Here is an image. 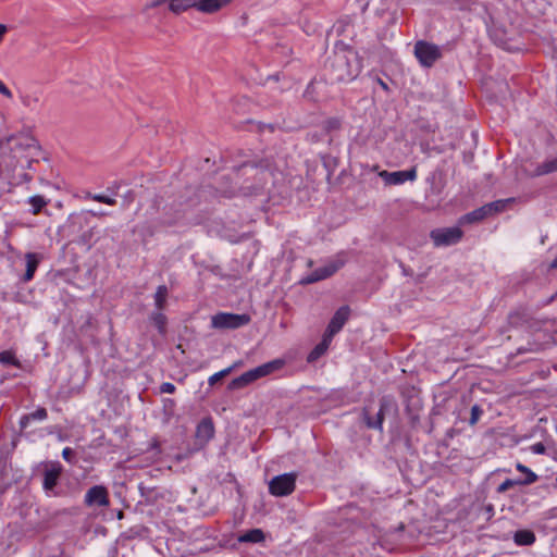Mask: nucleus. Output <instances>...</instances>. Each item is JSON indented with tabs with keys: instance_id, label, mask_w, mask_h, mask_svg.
I'll return each instance as SVG.
<instances>
[{
	"instance_id": "1",
	"label": "nucleus",
	"mask_w": 557,
	"mask_h": 557,
	"mask_svg": "<svg viewBox=\"0 0 557 557\" xmlns=\"http://www.w3.org/2000/svg\"><path fill=\"white\" fill-rule=\"evenodd\" d=\"M38 141L30 135H12L0 140V170L8 173L16 169H29L38 153Z\"/></svg>"
},
{
	"instance_id": "2",
	"label": "nucleus",
	"mask_w": 557,
	"mask_h": 557,
	"mask_svg": "<svg viewBox=\"0 0 557 557\" xmlns=\"http://www.w3.org/2000/svg\"><path fill=\"white\" fill-rule=\"evenodd\" d=\"M325 71L331 82L348 83L360 74L361 61L354 49L336 46L325 63Z\"/></svg>"
},
{
	"instance_id": "3",
	"label": "nucleus",
	"mask_w": 557,
	"mask_h": 557,
	"mask_svg": "<svg viewBox=\"0 0 557 557\" xmlns=\"http://www.w3.org/2000/svg\"><path fill=\"white\" fill-rule=\"evenodd\" d=\"M346 263L344 253H338L334 258L327 260L324 265L314 270L312 273L304 276L300 280L301 284H312L321 280H325L336 273Z\"/></svg>"
},
{
	"instance_id": "4",
	"label": "nucleus",
	"mask_w": 557,
	"mask_h": 557,
	"mask_svg": "<svg viewBox=\"0 0 557 557\" xmlns=\"http://www.w3.org/2000/svg\"><path fill=\"white\" fill-rule=\"evenodd\" d=\"M297 473L288 472L275 475L269 482V492L276 497L292 494L296 487Z\"/></svg>"
},
{
	"instance_id": "5",
	"label": "nucleus",
	"mask_w": 557,
	"mask_h": 557,
	"mask_svg": "<svg viewBox=\"0 0 557 557\" xmlns=\"http://www.w3.org/2000/svg\"><path fill=\"white\" fill-rule=\"evenodd\" d=\"M414 55L419 63L424 67H431L442 57L438 46L419 40L414 45Z\"/></svg>"
},
{
	"instance_id": "6",
	"label": "nucleus",
	"mask_w": 557,
	"mask_h": 557,
	"mask_svg": "<svg viewBox=\"0 0 557 557\" xmlns=\"http://www.w3.org/2000/svg\"><path fill=\"white\" fill-rule=\"evenodd\" d=\"M250 322L248 314L221 312L212 317L211 325L215 329H238Z\"/></svg>"
},
{
	"instance_id": "7",
	"label": "nucleus",
	"mask_w": 557,
	"mask_h": 557,
	"mask_svg": "<svg viewBox=\"0 0 557 557\" xmlns=\"http://www.w3.org/2000/svg\"><path fill=\"white\" fill-rule=\"evenodd\" d=\"M463 232L458 226L433 230L430 234L436 247L451 246L460 242Z\"/></svg>"
},
{
	"instance_id": "8",
	"label": "nucleus",
	"mask_w": 557,
	"mask_h": 557,
	"mask_svg": "<svg viewBox=\"0 0 557 557\" xmlns=\"http://www.w3.org/2000/svg\"><path fill=\"white\" fill-rule=\"evenodd\" d=\"M61 473L62 466L59 462H52L45 467L42 475V490L47 496H59V492L55 490V486L58 485Z\"/></svg>"
},
{
	"instance_id": "9",
	"label": "nucleus",
	"mask_w": 557,
	"mask_h": 557,
	"mask_svg": "<svg viewBox=\"0 0 557 557\" xmlns=\"http://www.w3.org/2000/svg\"><path fill=\"white\" fill-rule=\"evenodd\" d=\"M379 176L385 182L387 185H401L405 182H413L417 180V168L412 166L409 170L405 171H381Z\"/></svg>"
},
{
	"instance_id": "10",
	"label": "nucleus",
	"mask_w": 557,
	"mask_h": 557,
	"mask_svg": "<svg viewBox=\"0 0 557 557\" xmlns=\"http://www.w3.org/2000/svg\"><path fill=\"white\" fill-rule=\"evenodd\" d=\"M84 503L86 506L107 507L110 504L109 493L103 485H94L85 494Z\"/></svg>"
},
{
	"instance_id": "11",
	"label": "nucleus",
	"mask_w": 557,
	"mask_h": 557,
	"mask_svg": "<svg viewBox=\"0 0 557 557\" xmlns=\"http://www.w3.org/2000/svg\"><path fill=\"white\" fill-rule=\"evenodd\" d=\"M391 407L389 400L383 398L380 401V409L376 412L375 417H372L370 414V411L368 408L363 409V420L364 423L369 429H374L382 431L383 430V421H384V414L386 410Z\"/></svg>"
},
{
	"instance_id": "12",
	"label": "nucleus",
	"mask_w": 557,
	"mask_h": 557,
	"mask_svg": "<svg viewBox=\"0 0 557 557\" xmlns=\"http://www.w3.org/2000/svg\"><path fill=\"white\" fill-rule=\"evenodd\" d=\"M349 313H350V310L347 306H343L341 307L333 315V318L331 319L326 330H325V335L327 337H331L333 338V336L338 333L343 326L345 325V323L347 322L348 318H349Z\"/></svg>"
},
{
	"instance_id": "13",
	"label": "nucleus",
	"mask_w": 557,
	"mask_h": 557,
	"mask_svg": "<svg viewBox=\"0 0 557 557\" xmlns=\"http://www.w3.org/2000/svg\"><path fill=\"white\" fill-rule=\"evenodd\" d=\"M214 435V425L211 418L202 419L196 428V438L201 444H207Z\"/></svg>"
},
{
	"instance_id": "14",
	"label": "nucleus",
	"mask_w": 557,
	"mask_h": 557,
	"mask_svg": "<svg viewBox=\"0 0 557 557\" xmlns=\"http://www.w3.org/2000/svg\"><path fill=\"white\" fill-rule=\"evenodd\" d=\"M284 361L281 359H274L272 361L265 362L255 369H251V372L257 380L264 377L275 371H278L283 368Z\"/></svg>"
},
{
	"instance_id": "15",
	"label": "nucleus",
	"mask_w": 557,
	"mask_h": 557,
	"mask_svg": "<svg viewBox=\"0 0 557 557\" xmlns=\"http://www.w3.org/2000/svg\"><path fill=\"white\" fill-rule=\"evenodd\" d=\"M87 223L88 219L85 213H73L69 216V220L63 228L69 233V235H75L85 225H87Z\"/></svg>"
},
{
	"instance_id": "16",
	"label": "nucleus",
	"mask_w": 557,
	"mask_h": 557,
	"mask_svg": "<svg viewBox=\"0 0 557 557\" xmlns=\"http://www.w3.org/2000/svg\"><path fill=\"white\" fill-rule=\"evenodd\" d=\"M163 2H168L169 10L175 14H180L190 8H196V0H158L152 5L156 7Z\"/></svg>"
},
{
	"instance_id": "17",
	"label": "nucleus",
	"mask_w": 557,
	"mask_h": 557,
	"mask_svg": "<svg viewBox=\"0 0 557 557\" xmlns=\"http://www.w3.org/2000/svg\"><path fill=\"white\" fill-rule=\"evenodd\" d=\"M26 271L22 277V282L27 283L33 280L35 272L39 265L40 258L35 252H27L25 255Z\"/></svg>"
},
{
	"instance_id": "18",
	"label": "nucleus",
	"mask_w": 557,
	"mask_h": 557,
	"mask_svg": "<svg viewBox=\"0 0 557 557\" xmlns=\"http://www.w3.org/2000/svg\"><path fill=\"white\" fill-rule=\"evenodd\" d=\"M230 0H196V9L205 13H213L226 5Z\"/></svg>"
},
{
	"instance_id": "19",
	"label": "nucleus",
	"mask_w": 557,
	"mask_h": 557,
	"mask_svg": "<svg viewBox=\"0 0 557 557\" xmlns=\"http://www.w3.org/2000/svg\"><path fill=\"white\" fill-rule=\"evenodd\" d=\"M74 242L84 247L86 250H90L91 247L97 242L96 239V227H89L85 232H83L81 235H78Z\"/></svg>"
},
{
	"instance_id": "20",
	"label": "nucleus",
	"mask_w": 557,
	"mask_h": 557,
	"mask_svg": "<svg viewBox=\"0 0 557 557\" xmlns=\"http://www.w3.org/2000/svg\"><path fill=\"white\" fill-rule=\"evenodd\" d=\"M488 209H490V207H485V205H484L481 208H478V209L465 214L463 216H461L460 223L463 224V223L480 222L483 219L490 216Z\"/></svg>"
},
{
	"instance_id": "21",
	"label": "nucleus",
	"mask_w": 557,
	"mask_h": 557,
	"mask_svg": "<svg viewBox=\"0 0 557 557\" xmlns=\"http://www.w3.org/2000/svg\"><path fill=\"white\" fill-rule=\"evenodd\" d=\"M332 342L331 337L323 334L322 341L310 351L308 356V362H313L324 355Z\"/></svg>"
},
{
	"instance_id": "22",
	"label": "nucleus",
	"mask_w": 557,
	"mask_h": 557,
	"mask_svg": "<svg viewBox=\"0 0 557 557\" xmlns=\"http://www.w3.org/2000/svg\"><path fill=\"white\" fill-rule=\"evenodd\" d=\"M557 172V158L548 159L537 164L534 169L533 176H543Z\"/></svg>"
},
{
	"instance_id": "23",
	"label": "nucleus",
	"mask_w": 557,
	"mask_h": 557,
	"mask_svg": "<svg viewBox=\"0 0 557 557\" xmlns=\"http://www.w3.org/2000/svg\"><path fill=\"white\" fill-rule=\"evenodd\" d=\"M527 322H528V318H527L525 313L519 312V311L511 312L507 319L508 327L505 330H502V332L505 333V332L509 331L510 329L521 327Z\"/></svg>"
},
{
	"instance_id": "24",
	"label": "nucleus",
	"mask_w": 557,
	"mask_h": 557,
	"mask_svg": "<svg viewBox=\"0 0 557 557\" xmlns=\"http://www.w3.org/2000/svg\"><path fill=\"white\" fill-rule=\"evenodd\" d=\"M255 381H256V379H255L251 370H248L245 373H243L242 375L232 380L228 385V388L230 389H239V388H243V387L249 385L250 383H252Z\"/></svg>"
},
{
	"instance_id": "25",
	"label": "nucleus",
	"mask_w": 557,
	"mask_h": 557,
	"mask_svg": "<svg viewBox=\"0 0 557 557\" xmlns=\"http://www.w3.org/2000/svg\"><path fill=\"white\" fill-rule=\"evenodd\" d=\"M535 539V534L530 530H519L513 535V541L519 546L532 545Z\"/></svg>"
},
{
	"instance_id": "26",
	"label": "nucleus",
	"mask_w": 557,
	"mask_h": 557,
	"mask_svg": "<svg viewBox=\"0 0 557 557\" xmlns=\"http://www.w3.org/2000/svg\"><path fill=\"white\" fill-rule=\"evenodd\" d=\"M239 543H260L264 540V533L260 529H252L238 536Z\"/></svg>"
},
{
	"instance_id": "27",
	"label": "nucleus",
	"mask_w": 557,
	"mask_h": 557,
	"mask_svg": "<svg viewBox=\"0 0 557 557\" xmlns=\"http://www.w3.org/2000/svg\"><path fill=\"white\" fill-rule=\"evenodd\" d=\"M47 416H48V413L45 408H38L35 411L23 416L20 420V424L22 428H26L30 421H34V420L44 421L47 419Z\"/></svg>"
},
{
	"instance_id": "28",
	"label": "nucleus",
	"mask_w": 557,
	"mask_h": 557,
	"mask_svg": "<svg viewBox=\"0 0 557 557\" xmlns=\"http://www.w3.org/2000/svg\"><path fill=\"white\" fill-rule=\"evenodd\" d=\"M516 469L525 474V478L523 480H520L522 485H530L537 481V475L527 466L518 462L516 465Z\"/></svg>"
},
{
	"instance_id": "29",
	"label": "nucleus",
	"mask_w": 557,
	"mask_h": 557,
	"mask_svg": "<svg viewBox=\"0 0 557 557\" xmlns=\"http://www.w3.org/2000/svg\"><path fill=\"white\" fill-rule=\"evenodd\" d=\"M150 319L154 326L158 329L159 333L164 335L166 331V317L159 310L157 312H152Z\"/></svg>"
},
{
	"instance_id": "30",
	"label": "nucleus",
	"mask_w": 557,
	"mask_h": 557,
	"mask_svg": "<svg viewBox=\"0 0 557 557\" xmlns=\"http://www.w3.org/2000/svg\"><path fill=\"white\" fill-rule=\"evenodd\" d=\"M168 297V288L165 285L158 286L154 294V305L158 310H162L164 308L165 301Z\"/></svg>"
},
{
	"instance_id": "31",
	"label": "nucleus",
	"mask_w": 557,
	"mask_h": 557,
	"mask_svg": "<svg viewBox=\"0 0 557 557\" xmlns=\"http://www.w3.org/2000/svg\"><path fill=\"white\" fill-rule=\"evenodd\" d=\"M28 203L32 206V213L38 214L41 209L48 203L45 197L35 195L28 198Z\"/></svg>"
},
{
	"instance_id": "32",
	"label": "nucleus",
	"mask_w": 557,
	"mask_h": 557,
	"mask_svg": "<svg viewBox=\"0 0 557 557\" xmlns=\"http://www.w3.org/2000/svg\"><path fill=\"white\" fill-rule=\"evenodd\" d=\"M0 363H2V364H11V366H14V367H17V368L21 367L20 360L10 350H5V351L0 352Z\"/></svg>"
},
{
	"instance_id": "33",
	"label": "nucleus",
	"mask_w": 557,
	"mask_h": 557,
	"mask_svg": "<svg viewBox=\"0 0 557 557\" xmlns=\"http://www.w3.org/2000/svg\"><path fill=\"white\" fill-rule=\"evenodd\" d=\"M86 198L91 199L97 202L106 203L109 206L115 205L116 200L112 197L106 196L103 194H87Z\"/></svg>"
},
{
	"instance_id": "34",
	"label": "nucleus",
	"mask_w": 557,
	"mask_h": 557,
	"mask_svg": "<svg viewBox=\"0 0 557 557\" xmlns=\"http://www.w3.org/2000/svg\"><path fill=\"white\" fill-rule=\"evenodd\" d=\"M509 201H510L509 199L508 200H496V201L485 205V207H490L488 213H490V215H492L494 213L503 211L506 208L507 202H509Z\"/></svg>"
},
{
	"instance_id": "35",
	"label": "nucleus",
	"mask_w": 557,
	"mask_h": 557,
	"mask_svg": "<svg viewBox=\"0 0 557 557\" xmlns=\"http://www.w3.org/2000/svg\"><path fill=\"white\" fill-rule=\"evenodd\" d=\"M235 368V366H232V367H228L226 369H223L214 374H212L209 379H208V383L209 385H214L216 382H219L221 379H223L224 376H226L227 374L231 373V371Z\"/></svg>"
},
{
	"instance_id": "36",
	"label": "nucleus",
	"mask_w": 557,
	"mask_h": 557,
	"mask_svg": "<svg viewBox=\"0 0 557 557\" xmlns=\"http://www.w3.org/2000/svg\"><path fill=\"white\" fill-rule=\"evenodd\" d=\"M516 485H522L520 480H512V479H506L503 483H500L496 491L497 493L502 494L508 491L509 488L516 486Z\"/></svg>"
},
{
	"instance_id": "37",
	"label": "nucleus",
	"mask_w": 557,
	"mask_h": 557,
	"mask_svg": "<svg viewBox=\"0 0 557 557\" xmlns=\"http://www.w3.org/2000/svg\"><path fill=\"white\" fill-rule=\"evenodd\" d=\"M342 126V121L338 117H330L324 122V129L330 133L333 131L339 129Z\"/></svg>"
},
{
	"instance_id": "38",
	"label": "nucleus",
	"mask_w": 557,
	"mask_h": 557,
	"mask_svg": "<svg viewBox=\"0 0 557 557\" xmlns=\"http://www.w3.org/2000/svg\"><path fill=\"white\" fill-rule=\"evenodd\" d=\"M444 181H438V183L429 186L428 193L429 195L440 196L444 189Z\"/></svg>"
},
{
	"instance_id": "39",
	"label": "nucleus",
	"mask_w": 557,
	"mask_h": 557,
	"mask_svg": "<svg viewBox=\"0 0 557 557\" xmlns=\"http://www.w3.org/2000/svg\"><path fill=\"white\" fill-rule=\"evenodd\" d=\"M481 414H482V409L480 408V406H478V405L472 406L471 417L469 420L470 424H472V425L475 424L479 421Z\"/></svg>"
},
{
	"instance_id": "40",
	"label": "nucleus",
	"mask_w": 557,
	"mask_h": 557,
	"mask_svg": "<svg viewBox=\"0 0 557 557\" xmlns=\"http://www.w3.org/2000/svg\"><path fill=\"white\" fill-rule=\"evenodd\" d=\"M438 181H444L441 172H432L426 177V183L429 184V186L438 183Z\"/></svg>"
},
{
	"instance_id": "41",
	"label": "nucleus",
	"mask_w": 557,
	"mask_h": 557,
	"mask_svg": "<svg viewBox=\"0 0 557 557\" xmlns=\"http://www.w3.org/2000/svg\"><path fill=\"white\" fill-rule=\"evenodd\" d=\"M530 450L536 455H543L546 453V446L542 442H537L530 447Z\"/></svg>"
},
{
	"instance_id": "42",
	"label": "nucleus",
	"mask_w": 557,
	"mask_h": 557,
	"mask_svg": "<svg viewBox=\"0 0 557 557\" xmlns=\"http://www.w3.org/2000/svg\"><path fill=\"white\" fill-rule=\"evenodd\" d=\"M74 456H75V453L72 448L70 447H65L63 450H62V457L64 460H66L67 462L70 463H73L74 462Z\"/></svg>"
},
{
	"instance_id": "43",
	"label": "nucleus",
	"mask_w": 557,
	"mask_h": 557,
	"mask_svg": "<svg viewBox=\"0 0 557 557\" xmlns=\"http://www.w3.org/2000/svg\"><path fill=\"white\" fill-rule=\"evenodd\" d=\"M175 389V385L170 382H164L160 385V392L163 394H173Z\"/></svg>"
},
{
	"instance_id": "44",
	"label": "nucleus",
	"mask_w": 557,
	"mask_h": 557,
	"mask_svg": "<svg viewBox=\"0 0 557 557\" xmlns=\"http://www.w3.org/2000/svg\"><path fill=\"white\" fill-rule=\"evenodd\" d=\"M37 98H32L29 96L23 97L22 102L25 107L33 109L35 104L37 103Z\"/></svg>"
},
{
	"instance_id": "45",
	"label": "nucleus",
	"mask_w": 557,
	"mask_h": 557,
	"mask_svg": "<svg viewBox=\"0 0 557 557\" xmlns=\"http://www.w3.org/2000/svg\"><path fill=\"white\" fill-rule=\"evenodd\" d=\"M0 94L8 99L13 97L12 91L0 81Z\"/></svg>"
},
{
	"instance_id": "46",
	"label": "nucleus",
	"mask_w": 557,
	"mask_h": 557,
	"mask_svg": "<svg viewBox=\"0 0 557 557\" xmlns=\"http://www.w3.org/2000/svg\"><path fill=\"white\" fill-rule=\"evenodd\" d=\"M8 30H9L8 26L5 24L0 23V44L2 42Z\"/></svg>"
},
{
	"instance_id": "47",
	"label": "nucleus",
	"mask_w": 557,
	"mask_h": 557,
	"mask_svg": "<svg viewBox=\"0 0 557 557\" xmlns=\"http://www.w3.org/2000/svg\"><path fill=\"white\" fill-rule=\"evenodd\" d=\"M87 213H90L94 216H102L106 214L103 211H92V210L87 211Z\"/></svg>"
},
{
	"instance_id": "48",
	"label": "nucleus",
	"mask_w": 557,
	"mask_h": 557,
	"mask_svg": "<svg viewBox=\"0 0 557 557\" xmlns=\"http://www.w3.org/2000/svg\"><path fill=\"white\" fill-rule=\"evenodd\" d=\"M377 83H379V85H380L384 90H387V89H388L387 84H386L384 81H382L381 78H377Z\"/></svg>"
},
{
	"instance_id": "49",
	"label": "nucleus",
	"mask_w": 557,
	"mask_h": 557,
	"mask_svg": "<svg viewBox=\"0 0 557 557\" xmlns=\"http://www.w3.org/2000/svg\"><path fill=\"white\" fill-rule=\"evenodd\" d=\"M175 405L173 399L166 398L164 399V406L173 407Z\"/></svg>"
},
{
	"instance_id": "50",
	"label": "nucleus",
	"mask_w": 557,
	"mask_h": 557,
	"mask_svg": "<svg viewBox=\"0 0 557 557\" xmlns=\"http://www.w3.org/2000/svg\"><path fill=\"white\" fill-rule=\"evenodd\" d=\"M549 269H557V259L553 260L549 264Z\"/></svg>"
},
{
	"instance_id": "51",
	"label": "nucleus",
	"mask_w": 557,
	"mask_h": 557,
	"mask_svg": "<svg viewBox=\"0 0 557 557\" xmlns=\"http://www.w3.org/2000/svg\"><path fill=\"white\" fill-rule=\"evenodd\" d=\"M524 351H527V350H525V349H521V348H519V349H518V352H519V354H522V352H524Z\"/></svg>"
},
{
	"instance_id": "52",
	"label": "nucleus",
	"mask_w": 557,
	"mask_h": 557,
	"mask_svg": "<svg viewBox=\"0 0 557 557\" xmlns=\"http://www.w3.org/2000/svg\"><path fill=\"white\" fill-rule=\"evenodd\" d=\"M147 234L151 236L153 234V232L149 230V231H147Z\"/></svg>"
}]
</instances>
